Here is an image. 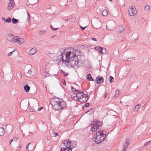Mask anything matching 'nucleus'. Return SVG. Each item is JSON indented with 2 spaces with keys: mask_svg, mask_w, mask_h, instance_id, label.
I'll list each match as a JSON object with an SVG mask.
<instances>
[{
  "mask_svg": "<svg viewBox=\"0 0 151 151\" xmlns=\"http://www.w3.org/2000/svg\"><path fill=\"white\" fill-rule=\"evenodd\" d=\"M101 125L100 122L96 121L93 122L91 129L92 132H96V133L94 135L93 138L95 139L94 141L97 144L102 142L106 137V132L100 130L99 128L100 127Z\"/></svg>",
  "mask_w": 151,
  "mask_h": 151,
  "instance_id": "obj_1",
  "label": "nucleus"
},
{
  "mask_svg": "<svg viewBox=\"0 0 151 151\" xmlns=\"http://www.w3.org/2000/svg\"><path fill=\"white\" fill-rule=\"evenodd\" d=\"M78 52L79 51L78 49H74L73 48H72L71 51H68L66 49H62L60 50L57 54V60L66 63L67 60H70L72 58H74V59L76 58V53Z\"/></svg>",
  "mask_w": 151,
  "mask_h": 151,
  "instance_id": "obj_2",
  "label": "nucleus"
},
{
  "mask_svg": "<svg viewBox=\"0 0 151 151\" xmlns=\"http://www.w3.org/2000/svg\"><path fill=\"white\" fill-rule=\"evenodd\" d=\"M50 103L53 108L55 110L62 111L66 106V103L61 99L55 97L52 99Z\"/></svg>",
  "mask_w": 151,
  "mask_h": 151,
  "instance_id": "obj_3",
  "label": "nucleus"
},
{
  "mask_svg": "<svg viewBox=\"0 0 151 151\" xmlns=\"http://www.w3.org/2000/svg\"><path fill=\"white\" fill-rule=\"evenodd\" d=\"M76 59V58L74 59V58H72L70 60H67V63H68V65L71 66L72 67L76 69L78 68L81 66Z\"/></svg>",
  "mask_w": 151,
  "mask_h": 151,
  "instance_id": "obj_4",
  "label": "nucleus"
},
{
  "mask_svg": "<svg viewBox=\"0 0 151 151\" xmlns=\"http://www.w3.org/2000/svg\"><path fill=\"white\" fill-rule=\"evenodd\" d=\"M79 55H76V58L78 61V63H81L80 66H82L83 64L84 60V57L83 53L81 52L79 53Z\"/></svg>",
  "mask_w": 151,
  "mask_h": 151,
  "instance_id": "obj_5",
  "label": "nucleus"
},
{
  "mask_svg": "<svg viewBox=\"0 0 151 151\" xmlns=\"http://www.w3.org/2000/svg\"><path fill=\"white\" fill-rule=\"evenodd\" d=\"M128 12L129 15L131 16H134L137 13L134 6L132 7L131 8L129 9Z\"/></svg>",
  "mask_w": 151,
  "mask_h": 151,
  "instance_id": "obj_6",
  "label": "nucleus"
},
{
  "mask_svg": "<svg viewBox=\"0 0 151 151\" xmlns=\"http://www.w3.org/2000/svg\"><path fill=\"white\" fill-rule=\"evenodd\" d=\"M95 81L97 83L101 84L104 82V79L101 76H99L96 78Z\"/></svg>",
  "mask_w": 151,
  "mask_h": 151,
  "instance_id": "obj_7",
  "label": "nucleus"
},
{
  "mask_svg": "<svg viewBox=\"0 0 151 151\" xmlns=\"http://www.w3.org/2000/svg\"><path fill=\"white\" fill-rule=\"evenodd\" d=\"M63 144H65V147L68 148L71 147V143H70V141L69 139H67L63 141L62 143Z\"/></svg>",
  "mask_w": 151,
  "mask_h": 151,
  "instance_id": "obj_8",
  "label": "nucleus"
},
{
  "mask_svg": "<svg viewBox=\"0 0 151 151\" xmlns=\"http://www.w3.org/2000/svg\"><path fill=\"white\" fill-rule=\"evenodd\" d=\"M12 127L10 125H7L5 128V130L7 132L11 133L12 131Z\"/></svg>",
  "mask_w": 151,
  "mask_h": 151,
  "instance_id": "obj_9",
  "label": "nucleus"
},
{
  "mask_svg": "<svg viewBox=\"0 0 151 151\" xmlns=\"http://www.w3.org/2000/svg\"><path fill=\"white\" fill-rule=\"evenodd\" d=\"M88 99V96H84L79 100L81 103H84L87 101Z\"/></svg>",
  "mask_w": 151,
  "mask_h": 151,
  "instance_id": "obj_10",
  "label": "nucleus"
},
{
  "mask_svg": "<svg viewBox=\"0 0 151 151\" xmlns=\"http://www.w3.org/2000/svg\"><path fill=\"white\" fill-rule=\"evenodd\" d=\"M83 93H74V95L75 96L78 98V100H79L80 99V98H81L82 97L85 96V95H83ZM74 97H75V96H73Z\"/></svg>",
  "mask_w": 151,
  "mask_h": 151,
  "instance_id": "obj_11",
  "label": "nucleus"
},
{
  "mask_svg": "<svg viewBox=\"0 0 151 151\" xmlns=\"http://www.w3.org/2000/svg\"><path fill=\"white\" fill-rule=\"evenodd\" d=\"M36 48L33 47L29 51V55H34L37 52Z\"/></svg>",
  "mask_w": 151,
  "mask_h": 151,
  "instance_id": "obj_12",
  "label": "nucleus"
},
{
  "mask_svg": "<svg viewBox=\"0 0 151 151\" xmlns=\"http://www.w3.org/2000/svg\"><path fill=\"white\" fill-rule=\"evenodd\" d=\"M13 36L14 37V35L10 34H8L6 35V38L7 40L9 42H12V39Z\"/></svg>",
  "mask_w": 151,
  "mask_h": 151,
  "instance_id": "obj_13",
  "label": "nucleus"
},
{
  "mask_svg": "<svg viewBox=\"0 0 151 151\" xmlns=\"http://www.w3.org/2000/svg\"><path fill=\"white\" fill-rule=\"evenodd\" d=\"M19 39V37L17 36H15L14 35V37H12V41L11 42H12L13 43H15L17 42H18V39Z\"/></svg>",
  "mask_w": 151,
  "mask_h": 151,
  "instance_id": "obj_14",
  "label": "nucleus"
},
{
  "mask_svg": "<svg viewBox=\"0 0 151 151\" xmlns=\"http://www.w3.org/2000/svg\"><path fill=\"white\" fill-rule=\"evenodd\" d=\"M70 143H71V147H70V148L71 149V150H72L73 148L76 147L77 143L76 141H73L71 142H70Z\"/></svg>",
  "mask_w": 151,
  "mask_h": 151,
  "instance_id": "obj_15",
  "label": "nucleus"
},
{
  "mask_svg": "<svg viewBox=\"0 0 151 151\" xmlns=\"http://www.w3.org/2000/svg\"><path fill=\"white\" fill-rule=\"evenodd\" d=\"M14 2L13 3L11 2H10L9 3L8 7V10H11L12 8L14 7Z\"/></svg>",
  "mask_w": 151,
  "mask_h": 151,
  "instance_id": "obj_16",
  "label": "nucleus"
},
{
  "mask_svg": "<svg viewBox=\"0 0 151 151\" xmlns=\"http://www.w3.org/2000/svg\"><path fill=\"white\" fill-rule=\"evenodd\" d=\"M95 49L98 50L101 54H102L103 51V47L99 46H97L95 47Z\"/></svg>",
  "mask_w": 151,
  "mask_h": 151,
  "instance_id": "obj_17",
  "label": "nucleus"
},
{
  "mask_svg": "<svg viewBox=\"0 0 151 151\" xmlns=\"http://www.w3.org/2000/svg\"><path fill=\"white\" fill-rule=\"evenodd\" d=\"M5 132L4 129L2 127H0V136H4Z\"/></svg>",
  "mask_w": 151,
  "mask_h": 151,
  "instance_id": "obj_18",
  "label": "nucleus"
},
{
  "mask_svg": "<svg viewBox=\"0 0 151 151\" xmlns=\"http://www.w3.org/2000/svg\"><path fill=\"white\" fill-rule=\"evenodd\" d=\"M24 91L27 92H28L29 91L30 89V87L27 84L25 85L24 87Z\"/></svg>",
  "mask_w": 151,
  "mask_h": 151,
  "instance_id": "obj_19",
  "label": "nucleus"
},
{
  "mask_svg": "<svg viewBox=\"0 0 151 151\" xmlns=\"http://www.w3.org/2000/svg\"><path fill=\"white\" fill-rule=\"evenodd\" d=\"M84 66L87 68H89L90 67V65L89 64V62L88 61L86 60L83 63Z\"/></svg>",
  "mask_w": 151,
  "mask_h": 151,
  "instance_id": "obj_20",
  "label": "nucleus"
},
{
  "mask_svg": "<svg viewBox=\"0 0 151 151\" xmlns=\"http://www.w3.org/2000/svg\"><path fill=\"white\" fill-rule=\"evenodd\" d=\"M129 144V140L128 139H127L126 140V142L123 145V148H126L127 147Z\"/></svg>",
  "mask_w": 151,
  "mask_h": 151,
  "instance_id": "obj_21",
  "label": "nucleus"
},
{
  "mask_svg": "<svg viewBox=\"0 0 151 151\" xmlns=\"http://www.w3.org/2000/svg\"><path fill=\"white\" fill-rule=\"evenodd\" d=\"M86 78L89 81H93L94 80L92 78L91 74L90 73L87 74L86 76Z\"/></svg>",
  "mask_w": 151,
  "mask_h": 151,
  "instance_id": "obj_22",
  "label": "nucleus"
},
{
  "mask_svg": "<svg viewBox=\"0 0 151 151\" xmlns=\"http://www.w3.org/2000/svg\"><path fill=\"white\" fill-rule=\"evenodd\" d=\"M94 111V109L93 108H92L90 109H89V110L87 111L86 113H87L88 115H91V114L93 112V111Z\"/></svg>",
  "mask_w": 151,
  "mask_h": 151,
  "instance_id": "obj_23",
  "label": "nucleus"
},
{
  "mask_svg": "<svg viewBox=\"0 0 151 151\" xmlns=\"http://www.w3.org/2000/svg\"><path fill=\"white\" fill-rule=\"evenodd\" d=\"M124 29V28L122 25L119 26L118 28V30L121 32H123Z\"/></svg>",
  "mask_w": 151,
  "mask_h": 151,
  "instance_id": "obj_24",
  "label": "nucleus"
},
{
  "mask_svg": "<svg viewBox=\"0 0 151 151\" xmlns=\"http://www.w3.org/2000/svg\"><path fill=\"white\" fill-rule=\"evenodd\" d=\"M119 5L121 6H123L125 5V1L124 0H119Z\"/></svg>",
  "mask_w": 151,
  "mask_h": 151,
  "instance_id": "obj_25",
  "label": "nucleus"
},
{
  "mask_svg": "<svg viewBox=\"0 0 151 151\" xmlns=\"http://www.w3.org/2000/svg\"><path fill=\"white\" fill-rule=\"evenodd\" d=\"M18 138L17 137H14L9 142L10 145H11L12 142H16L18 139Z\"/></svg>",
  "mask_w": 151,
  "mask_h": 151,
  "instance_id": "obj_26",
  "label": "nucleus"
},
{
  "mask_svg": "<svg viewBox=\"0 0 151 151\" xmlns=\"http://www.w3.org/2000/svg\"><path fill=\"white\" fill-rule=\"evenodd\" d=\"M108 14V12L106 10H103L102 12V14L103 16H106Z\"/></svg>",
  "mask_w": 151,
  "mask_h": 151,
  "instance_id": "obj_27",
  "label": "nucleus"
},
{
  "mask_svg": "<svg viewBox=\"0 0 151 151\" xmlns=\"http://www.w3.org/2000/svg\"><path fill=\"white\" fill-rule=\"evenodd\" d=\"M12 23L15 24L18 22L19 20L13 18L12 19Z\"/></svg>",
  "mask_w": 151,
  "mask_h": 151,
  "instance_id": "obj_28",
  "label": "nucleus"
},
{
  "mask_svg": "<svg viewBox=\"0 0 151 151\" xmlns=\"http://www.w3.org/2000/svg\"><path fill=\"white\" fill-rule=\"evenodd\" d=\"M119 91L116 89L115 91V96L116 97H118L119 96Z\"/></svg>",
  "mask_w": 151,
  "mask_h": 151,
  "instance_id": "obj_29",
  "label": "nucleus"
},
{
  "mask_svg": "<svg viewBox=\"0 0 151 151\" xmlns=\"http://www.w3.org/2000/svg\"><path fill=\"white\" fill-rule=\"evenodd\" d=\"M109 78V80L110 83H112L114 82V78L112 76H110Z\"/></svg>",
  "mask_w": 151,
  "mask_h": 151,
  "instance_id": "obj_30",
  "label": "nucleus"
},
{
  "mask_svg": "<svg viewBox=\"0 0 151 151\" xmlns=\"http://www.w3.org/2000/svg\"><path fill=\"white\" fill-rule=\"evenodd\" d=\"M18 42L21 43V44H23L24 42V40L23 38H19L18 39Z\"/></svg>",
  "mask_w": 151,
  "mask_h": 151,
  "instance_id": "obj_31",
  "label": "nucleus"
},
{
  "mask_svg": "<svg viewBox=\"0 0 151 151\" xmlns=\"http://www.w3.org/2000/svg\"><path fill=\"white\" fill-rule=\"evenodd\" d=\"M29 111L31 112H34L35 111V110L33 107L29 106Z\"/></svg>",
  "mask_w": 151,
  "mask_h": 151,
  "instance_id": "obj_32",
  "label": "nucleus"
},
{
  "mask_svg": "<svg viewBox=\"0 0 151 151\" xmlns=\"http://www.w3.org/2000/svg\"><path fill=\"white\" fill-rule=\"evenodd\" d=\"M46 32V30H44L42 31H39L38 32V34L39 35H42V34L45 33Z\"/></svg>",
  "mask_w": 151,
  "mask_h": 151,
  "instance_id": "obj_33",
  "label": "nucleus"
},
{
  "mask_svg": "<svg viewBox=\"0 0 151 151\" xmlns=\"http://www.w3.org/2000/svg\"><path fill=\"white\" fill-rule=\"evenodd\" d=\"M32 70L31 69H30L27 72V74L28 76H31L32 74Z\"/></svg>",
  "mask_w": 151,
  "mask_h": 151,
  "instance_id": "obj_34",
  "label": "nucleus"
},
{
  "mask_svg": "<svg viewBox=\"0 0 151 151\" xmlns=\"http://www.w3.org/2000/svg\"><path fill=\"white\" fill-rule=\"evenodd\" d=\"M69 148H67L66 147H61L60 150V151H62L63 150H64L65 151H67L68 150Z\"/></svg>",
  "mask_w": 151,
  "mask_h": 151,
  "instance_id": "obj_35",
  "label": "nucleus"
},
{
  "mask_svg": "<svg viewBox=\"0 0 151 151\" xmlns=\"http://www.w3.org/2000/svg\"><path fill=\"white\" fill-rule=\"evenodd\" d=\"M11 18L10 17H8V18L6 19L5 20V22L9 23L11 22Z\"/></svg>",
  "mask_w": 151,
  "mask_h": 151,
  "instance_id": "obj_36",
  "label": "nucleus"
},
{
  "mask_svg": "<svg viewBox=\"0 0 151 151\" xmlns=\"http://www.w3.org/2000/svg\"><path fill=\"white\" fill-rule=\"evenodd\" d=\"M60 71L61 72V73L62 74H63V75H64L65 76H67L68 74L65 72L63 70H60Z\"/></svg>",
  "mask_w": 151,
  "mask_h": 151,
  "instance_id": "obj_37",
  "label": "nucleus"
},
{
  "mask_svg": "<svg viewBox=\"0 0 151 151\" xmlns=\"http://www.w3.org/2000/svg\"><path fill=\"white\" fill-rule=\"evenodd\" d=\"M17 76L18 78H20L22 77V75L21 73L19 72H18L17 73Z\"/></svg>",
  "mask_w": 151,
  "mask_h": 151,
  "instance_id": "obj_38",
  "label": "nucleus"
},
{
  "mask_svg": "<svg viewBox=\"0 0 151 151\" xmlns=\"http://www.w3.org/2000/svg\"><path fill=\"white\" fill-rule=\"evenodd\" d=\"M58 135V133L53 132L52 135V137H55L57 136Z\"/></svg>",
  "mask_w": 151,
  "mask_h": 151,
  "instance_id": "obj_39",
  "label": "nucleus"
},
{
  "mask_svg": "<svg viewBox=\"0 0 151 151\" xmlns=\"http://www.w3.org/2000/svg\"><path fill=\"white\" fill-rule=\"evenodd\" d=\"M69 20L71 22H73L75 21L76 18L74 17H71L69 19Z\"/></svg>",
  "mask_w": 151,
  "mask_h": 151,
  "instance_id": "obj_40",
  "label": "nucleus"
},
{
  "mask_svg": "<svg viewBox=\"0 0 151 151\" xmlns=\"http://www.w3.org/2000/svg\"><path fill=\"white\" fill-rule=\"evenodd\" d=\"M145 10L146 11L149 10L150 9L149 6L148 5H147L144 8Z\"/></svg>",
  "mask_w": 151,
  "mask_h": 151,
  "instance_id": "obj_41",
  "label": "nucleus"
},
{
  "mask_svg": "<svg viewBox=\"0 0 151 151\" xmlns=\"http://www.w3.org/2000/svg\"><path fill=\"white\" fill-rule=\"evenodd\" d=\"M71 88L72 91L73 92H76L77 91H78V90H77L75 88L72 86H71Z\"/></svg>",
  "mask_w": 151,
  "mask_h": 151,
  "instance_id": "obj_42",
  "label": "nucleus"
},
{
  "mask_svg": "<svg viewBox=\"0 0 151 151\" xmlns=\"http://www.w3.org/2000/svg\"><path fill=\"white\" fill-rule=\"evenodd\" d=\"M150 143H151V140L150 141L148 142H147L145 143L144 145V146H146L148 145H149L150 144Z\"/></svg>",
  "mask_w": 151,
  "mask_h": 151,
  "instance_id": "obj_43",
  "label": "nucleus"
},
{
  "mask_svg": "<svg viewBox=\"0 0 151 151\" xmlns=\"http://www.w3.org/2000/svg\"><path fill=\"white\" fill-rule=\"evenodd\" d=\"M141 106V104H139L136 105L135 107H134V108L135 109H138Z\"/></svg>",
  "mask_w": 151,
  "mask_h": 151,
  "instance_id": "obj_44",
  "label": "nucleus"
},
{
  "mask_svg": "<svg viewBox=\"0 0 151 151\" xmlns=\"http://www.w3.org/2000/svg\"><path fill=\"white\" fill-rule=\"evenodd\" d=\"M89 103H86L84 105V106H85L86 107H87L89 106Z\"/></svg>",
  "mask_w": 151,
  "mask_h": 151,
  "instance_id": "obj_45",
  "label": "nucleus"
},
{
  "mask_svg": "<svg viewBox=\"0 0 151 151\" xmlns=\"http://www.w3.org/2000/svg\"><path fill=\"white\" fill-rule=\"evenodd\" d=\"M83 95H85V96H87L88 95V93L86 91H83Z\"/></svg>",
  "mask_w": 151,
  "mask_h": 151,
  "instance_id": "obj_46",
  "label": "nucleus"
},
{
  "mask_svg": "<svg viewBox=\"0 0 151 151\" xmlns=\"http://www.w3.org/2000/svg\"><path fill=\"white\" fill-rule=\"evenodd\" d=\"M106 49L105 48H103V53L102 54H106Z\"/></svg>",
  "mask_w": 151,
  "mask_h": 151,
  "instance_id": "obj_47",
  "label": "nucleus"
},
{
  "mask_svg": "<svg viewBox=\"0 0 151 151\" xmlns=\"http://www.w3.org/2000/svg\"><path fill=\"white\" fill-rule=\"evenodd\" d=\"M50 27L53 30H57V29H58V27L57 28H53V27H52V25H50Z\"/></svg>",
  "mask_w": 151,
  "mask_h": 151,
  "instance_id": "obj_48",
  "label": "nucleus"
},
{
  "mask_svg": "<svg viewBox=\"0 0 151 151\" xmlns=\"http://www.w3.org/2000/svg\"><path fill=\"white\" fill-rule=\"evenodd\" d=\"M80 27L81 28V30L82 31H83L84 30L85 28L86 27H82L81 26H80Z\"/></svg>",
  "mask_w": 151,
  "mask_h": 151,
  "instance_id": "obj_49",
  "label": "nucleus"
},
{
  "mask_svg": "<svg viewBox=\"0 0 151 151\" xmlns=\"http://www.w3.org/2000/svg\"><path fill=\"white\" fill-rule=\"evenodd\" d=\"M14 52V51H12L11 52H10L8 55V56H11L12 55L13 52Z\"/></svg>",
  "mask_w": 151,
  "mask_h": 151,
  "instance_id": "obj_50",
  "label": "nucleus"
},
{
  "mask_svg": "<svg viewBox=\"0 0 151 151\" xmlns=\"http://www.w3.org/2000/svg\"><path fill=\"white\" fill-rule=\"evenodd\" d=\"M78 90V91H77L76 92L77 93H83V91H81L80 90Z\"/></svg>",
  "mask_w": 151,
  "mask_h": 151,
  "instance_id": "obj_51",
  "label": "nucleus"
},
{
  "mask_svg": "<svg viewBox=\"0 0 151 151\" xmlns=\"http://www.w3.org/2000/svg\"><path fill=\"white\" fill-rule=\"evenodd\" d=\"M43 108L42 106H41L40 108L38 109V110L39 111H40Z\"/></svg>",
  "mask_w": 151,
  "mask_h": 151,
  "instance_id": "obj_52",
  "label": "nucleus"
},
{
  "mask_svg": "<svg viewBox=\"0 0 151 151\" xmlns=\"http://www.w3.org/2000/svg\"><path fill=\"white\" fill-rule=\"evenodd\" d=\"M31 143H28V144H27V145L26 146V149H28V148L29 147V145H30Z\"/></svg>",
  "mask_w": 151,
  "mask_h": 151,
  "instance_id": "obj_53",
  "label": "nucleus"
},
{
  "mask_svg": "<svg viewBox=\"0 0 151 151\" xmlns=\"http://www.w3.org/2000/svg\"><path fill=\"white\" fill-rule=\"evenodd\" d=\"M27 14L28 15V16L29 17V19L28 20V22H29V19L30 18V15H29V13H28V12H27Z\"/></svg>",
  "mask_w": 151,
  "mask_h": 151,
  "instance_id": "obj_54",
  "label": "nucleus"
},
{
  "mask_svg": "<svg viewBox=\"0 0 151 151\" xmlns=\"http://www.w3.org/2000/svg\"><path fill=\"white\" fill-rule=\"evenodd\" d=\"M92 40H93V41H97V40H96V38H95L94 37L92 38Z\"/></svg>",
  "mask_w": 151,
  "mask_h": 151,
  "instance_id": "obj_55",
  "label": "nucleus"
},
{
  "mask_svg": "<svg viewBox=\"0 0 151 151\" xmlns=\"http://www.w3.org/2000/svg\"><path fill=\"white\" fill-rule=\"evenodd\" d=\"M126 148H123L122 150V151H126Z\"/></svg>",
  "mask_w": 151,
  "mask_h": 151,
  "instance_id": "obj_56",
  "label": "nucleus"
},
{
  "mask_svg": "<svg viewBox=\"0 0 151 151\" xmlns=\"http://www.w3.org/2000/svg\"><path fill=\"white\" fill-rule=\"evenodd\" d=\"M107 93H106V94L104 96V98H106V97H107Z\"/></svg>",
  "mask_w": 151,
  "mask_h": 151,
  "instance_id": "obj_57",
  "label": "nucleus"
},
{
  "mask_svg": "<svg viewBox=\"0 0 151 151\" xmlns=\"http://www.w3.org/2000/svg\"><path fill=\"white\" fill-rule=\"evenodd\" d=\"M9 111H6L5 112V113L6 114H8V113H9Z\"/></svg>",
  "mask_w": 151,
  "mask_h": 151,
  "instance_id": "obj_58",
  "label": "nucleus"
},
{
  "mask_svg": "<svg viewBox=\"0 0 151 151\" xmlns=\"http://www.w3.org/2000/svg\"><path fill=\"white\" fill-rule=\"evenodd\" d=\"M63 84L64 86L66 85L65 81V80H64V82L63 83Z\"/></svg>",
  "mask_w": 151,
  "mask_h": 151,
  "instance_id": "obj_59",
  "label": "nucleus"
},
{
  "mask_svg": "<svg viewBox=\"0 0 151 151\" xmlns=\"http://www.w3.org/2000/svg\"><path fill=\"white\" fill-rule=\"evenodd\" d=\"M48 75H49V74H48L47 73H46V74L44 78H45L46 77H47V76H49Z\"/></svg>",
  "mask_w": 151,
  "mask_h": 151,
  "instance_id": "obj_60",
  "label": "nucleus"
},
{
  "mask_svg": "<svg viewBox=\"0 0 151 151\" xmlns=\"http://www.w3.org/2000/svg\"><path fill=\"white\" fill-rule=\"evenodd\" d=\"M136 39H134V40H138V36L137 35H136Z\"/></svg>",
  "mask_w": 151,
  "mask_h": 151,
  "instance_id": "obj_61",
  "label": "nucleus"
},
{
  "mask_svg": "<svg viewBox=\"0 0 151 151\" xmlns=\"http://www.w3.org/2000/svg\"><path fill=\"white\" fill-rule=\"evenodd\" d=\"M2 20L3 21L5 20V18L4 17H2Z\"/></svg>",
  "mask_w": 151,
  "mask_h": 151,
  "instance_id": "obj_62",
  "label": "nucleus"
},
{
  "mask_svg": "<svg viewBox=\"0 0 151 151\" xmlns=\"http://www.w3.org/2000/svg\"><path fill=\"white\" fill-rule=\"evenodd\" d=\"M65 144H63V145H62V146H63V147H65Z\"/></svg>",
  "mask_w": 151,
  "mask_h": 151,
  "instance_id": "obj_63",
  "label": "nucleus"
},
{
  "mask_svg": "<svg viewBox=\"0 0 151 151\" xmlns=\"http://www.w3.org/2000/svg\"><path fill=\"white\" fill-rule=\"evenodd\" d=\"M71 29H72V28H71V27H69V29L70 30Z\"/></svg>",
  "mask_w": 151,
  "mask_h": 151,
  "instance_id": "obj_64",
  "label": "nucleus"
}]
</instances>
